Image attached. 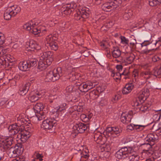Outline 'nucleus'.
<instances>
[{"label":"nucleus","mask_w":161,"mask_h":161,"mask_svg":"<svg viewBox=\"0 0 161 161\" xmlns=\"http://www.w3.org/2000/svg\"><path fill=\"white\" fill-rule=\"evenodd\" d=\"M11 142L12 144L15 141H18L19 139L22 142H25L31 136L30 133L26 130H22L19 132L18 126L16 123L11 125Z\"/></svg>","instance_id":"1"},{"label":"nucleus","mask_w":161,"mask_h":161,"mask_svg":"<svg viewBox=\"0 0 161 161\" xmlns=\"http://www.w3.org/2000/svg\"><path fill=\"white\" fill-rule=\"evenodd\" d=\"M134 149L130 147H123L118 151L115 154V157L119 159L125 158L128 157L130 161H138L140 157L138 154L135 153H133Z\"/></svg>","instance_id":"2"},{"label":"nucleus","mask_w":161,"mask_h":161,"mask_svg":"<svg viewBox=\"0 0 161 161\" xmlns=\"http://www.w3.org/2000/svg\"><path fill=\"white\" fill-rule=\"evenodd\" d=\"M63 75L61 68H57L54 69L53 71H49L47 73L46 76V81L54 82L58 80Z\"/></svg>","instance_id":"3"},{"label":"nucleus","mask_w":161,"mask_h":161,"mask_svg":"<svg viewBox=\"0 0 161 161\" xmlns=\"http://www.w3.org/2000/svg\"><path fill=\"white\" fill-rule=\"evenodd\" d=\"M57 125L56 120L49 118L44 120L42 122V127L49 132L54 131Z\"/></svg>","instance_id":"4"},{"label":"nucleus","mask_w":161,"mask_h":161,"mask_svg":"<svg viewBox=\"0 0 161 161\" xmlns=\"http://www.w3.org/2000/svg\"><path fill=\"white\" fill-rule=\"evenodd\" d=\"M38 25L37 23L31 21L25 24L23 27L24 29L29 31L30 33L37 35L41 32V30L37 27Z\"/></svg>","instance_id":"5"},{"label":"nucleus","mask_w":161,"mask_h":161,"mask_svg":"<svg viewBox=\"0 0 161 161\" xmlns=\"http://www.w3.org/2000/svg\"><path fill=\"white\" fill-rule=\"evenodd\" d=\"M121 0H118L114 1L106 2L102 5L101 8L102 9L105 11L109 12L116 8L119 4H121Z\"/></svg>","instance_id":"6"},{"label":"nucleus","mask_w":161,"mask_h":161,"mask_svg":"<svg viewBox=\"0 0 161 161\" xmlns=\"http://www.w3.org/2000/svg\"><path fill=\"white\" fill-rule=\"evenodd\" d=\"M76 5L74 3L64 4L63 5L61 8L62 14L68 15L74 10V8L76 7Z\"/></svg>","instance_id":"7"},{"label":"nucleus","mask_w":161,"mask_h":161,"mask_svg":"<svg viewBox=\"0 0 161 161\" xmlns=\"http://www.w3.org/2000/svg\"><path fill=\"white\" fill-rule=\"evenodd\" d=\"M94 87V86L93 85V83L92 82L88 81L81 84L79 86V88L81 92H86Z\"/></svg>","instance_id":"8"},{"label":"nucleus","mask_w":161,"mask_h":161,"mask_svg":"<svg viewBox=\"0 0 161 161\" xmlns=\"http://www.w3.org/2000/svg\"><path fill=\"white\" fill-rule=\"evenodd\" d=\"M121 132V130L116 127H109L107 128L104 133L109 136H115V135H118Z\"/></svg>","instance_id":"9"},{"label":"nucleus","mask_w":161,"mask_h":161,"mask_svg":"<svg viewBox=\"0 0 161 161\" xmlns=\"http://www.w3.org/2000/svg\"><path fill=\"white\" fill-rule=\"evenodd\" d=\"M53 53L51 52L47 51L41 54L40 58H41V60L46 61L47 63L51 64L53 60Z\"/></svg>","instance_id":"10"},{"label":"nucleus","mask_w":161,"mask_h":161,"mask_svg":"<svg viewBox=\"0 0 161 161\" xmlns=\"http://www.w3.org/2000/svg\"><path fill=\"white\" fill-rule=\"evenodd\" d=\"M88 127V124L81 123H77L73 126V129L76 130L79 133H83Z\"/></svg>","instance_id":"11"},{"label":"nucleus","mask_w":161,"mask_h":161,"mask_svg":"<svg viewBox=\"0 0 161 161\" xmlns=\"http://www.w3.org/2000/svg\"><path fill=\"white\" fill-rule=\"evenodd\" d=\"M142 147L143 148L142 152V154H146L148 156H150L153 154L151 144L149 143L143 144L142 145Z\"/></svg>","instance_id":"12"},{"label":"nucleus","mask_w":161,"mask_h":161,"mask_svg":"<svg viewBox=\"0 0 161 161\" xmlns=\"http://www.w3.org/2000/svg\"><path fill=\"white\" fill-rule=\"evenodd\" d=\"M161 74V69H157L154 70L152 74L149 71L143 72L141 73V76L145 79H147L149 78L152 75L157 76Z\"/></svg>","instance_id":"13"},{"label":"nucleus","mask_w":161,"mask_h":161,"mask_svg":"<svg viewBox=\"0 0 161 161\" xmlns=\"http://www.w3.org/2000/svg\"><path fill=\"white\" fill-rule=\"evenodd\" d=\"M149 91L147 88L142 89L139 92L138 95V98L140 100L144 101L146 100L149 96Z\"/></svg>","instance_id":"14"},{"label":"nucleus","mask_w":161,"mask_h":161,"mask_svg":"<svg viewBox=\"0 0 161 161\" xmlns=\"http://www.w3.org/2000/svg\"><path fill=\"white\" fill-rule=\"evenodd\" d=\"M94 140L97 143L100 145H103L105 143L104 137H103L101 136V133L99 132L95 133L94 134Z\"/></svg>","instance_id":"15"},{"label":"nucleus","mask_w":161,"mask_h":161,"mask_svg":"<svg viewBox=\"0 0 161 161\" xmlns=\"http://www.w3.org/2000/svg\"><path fill=\"white\" fill-rule=\"evenodd\" d=\"M132 116L128 113H123L121 116V122L124 124H128L131 121Z\"/></svg>","instance_id":"16"},{"label":"nucleus","mask_w":161,"mask_h":161,"mask_svg":"<svg viewBox=\"0 0 161 161\" xmlns=\"http://www.w3.org/2000/svg\"><path fill=\"white\" fill-rule=\"evenodd\" d=\"M134 84L133 83H130L126 84L123 88L122 93L124 94H127L130 93L133 89Z\"/></svg>","instance_id":"17"},{"label":"nucleus","mask_w":161,"mask_h":161,"mask_svg":"<svg viewBox=\"0 0 161 161\" xmlns=\"http://www.w3.org/2000/svg\"><path fill=\"white\" fill-rule=\"evenodd\" d=\"M19 68L20 70L25 71L29 70L30 67L27 61H23L19 63Z\"/></svg>","instance_id":"18"},{"label":"nucleus","mask_w":161,"mask_h":161,"mask_svg":"<svg viewBox=\"0 0 161 161\" xmlns=\"http://www.w3.org/2000/svg\"><path fill=\"white\" fill-rule=\"evenodd\" d=\"M135 56L133 54H130L127 56L124 60H122L120 62L123 64L127 65L130 64L134 59Z\"/></svg>","instance_id":"19"},{"label":"nucleus","mask_w":161,"mask_h":161,"mask_svg":"<svg viewBox=\"0 0 161 161\" xmlns=\"http://www.w3.org/2000/svg\"><path fill=\"white\" fill-rule=\"evenodd\" d=\"M145 127V126L144 125L130 124L128 125L126 127L128 130H132L135 129L137 131H140L143 129Z\"/></svg>","instance_id":"20"},{"label":"nucleus","mask_w":161,"mask_h":161,"mask_svg":"<svg viewBox=\"0 0 161 161\" xmlns=\"http://www.w3.org/2000/svg\"><path fill=\"white\" fill-rule=\"evenodd\" d=\"M29 47H27L28 49V50L31 51H33L35 49L39 50L41 48V47L39 46L36 42L34 41H31L29 42Z\"/></svg>","instance_id":"21"},{"label":"nucleus","mask_w":161,"mask_h":161,"mask_svg":"<svg viewBox=\"0 0 161 161\" xmlns=\"http://www.w3.org/2000/svg\"><path fill=\"white\" fill-rule=\"evenodd\" d=\"M158 137L157 135L155 133H151L148 134L145 140L148 142H154L156 140H158Z\"/></svg>","instance_id":"22"},{"label":"nucleus","mask_w":161,"mask_h":161,"mask_svg":"<svg viewBox=\"0 0 161 161\" xmlns=\"http://www.w3.org/2000/svg\"><path fill=\"white\" fill-rule=\"evenodd\" d=\"M30 86V83H26L19 89V93L22 95H24L27 92Z\"/></svg>","instance_id":"23"},{"label":"nucleus","mask_w":161,"mask_h":161,"mask_svg":"<svg viewBox=\"0 0 161 161\" xmlns=\"http://www.w3.org/2000/svg\"><path fill=\"white\" fill-rule=\"evenodd\" d=\"M51 64H48L47 63V61H45L44 60H41V58H40V60H39L38 63V68L42 70L45 69L48 66L50 65Z\"/></svg>","instance_id":"24"},{"label":"nucleus","mask_w":161,"mask_h":161,"mask_svg":"<svg viewBox=\"0 0 161 161\" xmlns=\"http://www.w3.org/2000/svg\"><path fill=\"white\" fill-rule=\"evenodd\" d=\"M0 147H3L5 149L9 148L10 147V142L9 139L7 138L0 142Z\"/></svg>","instance_id":"25"},{"label":"nucleus","mask_w":161,"mask_h":161,"mask_svg":"<svg viewBox=\"0 0 161 161\" xmlns=\"http://www.w3.org/2000/svg\"><path fill=\"white\" fill-rule=\"evenodd\" d=\"M44 107L43 104L41 103H38L34 106L33 108L35 113L42 111Z\"/></svg>","instance_id":"26"},{"label":"nucleus","mask_w":161,"mask_h":161,"mask_svg":"<svg viewBox=\"0 0 161 161\" xmlns=\"http://www.w3.org/2000/svg\"><path fill=\"white\" fill-rule=\"evenodd\" d=\"M56 37L54 36L52 34L49 35L46 37L45 40V43L49 45L56 41Z\"/></svg>","instance_id":"27"},{"label":"nucleus","mask_w":161,"mask_h":161,"mask_svg":"<svg viewBox=\"0 0 161 161\" xmlns=\"http://www.w3.org/2000/svg\"><path fill=\"white\" fill-rule=\"evenodd\" d=\"M81 12L82 14V18H87L89 17V15L91 12L89 9L86 7L82 8Z\"/></svg>","instance_id":"28"},{"label":"nucleus","mask_w":161,"mask_h":161,"mask_svg":"<svg viewBox=\"0 0 161 161\" xmlns=\"http://www.w3.org/2000/svg\"><path fill=\"white\" fill-rule=\"evenodd\" d=\"M20 11V8L16 5L11 6V17L14 16Z\"/></svg>","instance_id":"29"},{"label":"nucleus","mask_w":161,"mask_h":161,"mask_svg":"<svg viewBox=\"0 0 161 161\" xmlns=\"http://www.w3.org/2000/svg\"><path fill=\"white\" fill-rule=\"evenodd\" d=\"M11 151H12L13 154H11V158L16 157L21 153L20 150L18 147H15V149H14V147H11Z\"/></svg>","instance_id":"30"},{"label":"nucleus","mask_w":161,"mask_h":161,"mask_svg":"<svg viewBox=\"0 0 161 161\" xmlns=\"http://www.w3.org/2000/svg\"><path fill=\"white\" fill-rule=\"evenodd\" d=\"M121 51L118 47H114L112 52V56L115 58L120 57L121 54Z\"/></svg>","instance_id":"31"},{"label":"nucleus","mask_w":161,"mask_h":161,"mask_svg":"<svg viewBox=\"0 0 161 161\" xmlns=\"http://www.w3.org/2000/svg\"><path fill=\"white\" fill-rule=\"evenodd\" d=\"M66 108V104L63 103L60 106L56 107L54 109V112L58 113L65 110Z\"/></svg>","instance_id":"32"},{"label":"nucleus","mask_w":161,"mask_h":161,"mask_svg":"<svg viewBox=\"0 0 161 161\" xmlns=\"http://www.w3.org/2000/svg\"><path fill=\"white\" fill-rule=\"evenodd\" d=\"M41 95H42V94H41L40 93L38 92L35 94L31 95L29 97V99L31 102H34L38 100L39 97L38 96Z\"/></svg>","instance_id":"33"},{"label":"nucleus","mask_w":161,"mask_h":161,"mask_svg":"<svg viewBox=\"0 0 161 161\" xmlns=\"http://www.w3.org/2000/svg\"><path fill=\"white\" fill-rule=\"evenodd\" d=\"M111 76L114 80H120L121 77V75L119 72L116 73L112 72Z\"/></svg>","instance_id":"34"},{"label":"nucleus","mask_w":161,"mask_h":161,"mask_svg":"<svg viewBox=\"0 0 161 161\" xmlns=\"http://www.w3.org/2000/svg\"><path fill=\"white\" fill-rule=\"evenodd\" d=\"M37 114H36L38 117L39 121L42 120L44 119L46 116V113L43 111L37 113Z\"/></svg>","instance_id":"35"},{"label":"nucleus","mask_w":161,"mask_h":161,"mask_svg":"<svg viewBox=\"0 0 161 161\" xmlns=\"http://www.w3.org/2000/svg\"><path fill=\"white\" fill-rule=\"evenodd\" d=\"M27 62L28 64H29V65L30 68L31 67H33L36 65L37 60L35 58L30 59L28 60Z\"/></svg>","instance_id":"36"},{"label":"nucleus","mask_w":161,"mask_h":161,"mask_svg":"<svg viewBox=\"0 0 161 161\" xmlns=\"http://www.w3.org/2000/svg\"><path fill=\"white\" fill-rule=\"evenodd\" d=\"M113 24L112 22H109L108 23H107L106 24L103 26L101 28L102 31H106L108 30V28L112 26Z\"/></svg>","instance_id":"37"},{"label":"nucleus","mask_w":161,"mask_h":161,"mask_svg":"<svg viewBox=\"0 0 161 161\" xmlns=\"http://www.w3.org/2000/svg\"><path fill=\"white\" fill-rule=\"evenodd\" d=\"M120 38L121 40V43L125 45L128 44L130 41L127 38L122 36H121Z\"/></svg>","instance_id":"38"},{"label":"nucleus","mask_w":161,"mask_h":161,"mask_svg":"<svg viewBox=\"0 0 161 161\" xmlns=\"http://www.w3.org/2000/svg\"><path fill=\"white\" fill-rule=\"evenodd\" d=\"M131 10H130L125 12L123 16V18L124 19L127 20L130 18V16L131 15Z\"/></svg>","instance_id":"39"},{"label":"nucleus","mask_w":161,"mask_h":161,"mask_svg":"<svg viewBox=\"0 0 161 161\" xmlns=\"http://www.w3.org/2000/svg\"><path fill=\"white\" fill-rule=\"evenodd\" d=\"M136 39H132L130 41L129 45L131 48H135L136 47Z\"/></svg>","instance_id":"40"},{"label":"nucleus","mask_w":161,"mask_h":161,"mask_svg":"<svg viewBox=\"0 0 161 161\" xmlns=\"http://www.w3.org/2000/svg\"><path fill=\"white\" fill-rule=\"evenodd\" d=\"M49 46L51 49L56 51L58 49V46L55 41L52 43L49 44Z\"/></svg>","instance_id":"41"},{"label":"nucleus","mask_w":161,"mask_h":161,"mask_svg":"<svg viewBox=\"0 0 161 161\" xmlns=\"http://www.w3.org/2000/svg\"><path fill=\"white\" fill-rule=\"evenodd\" d=\"M4 18L5 19L8 20L10 18V9H8L4 13Z\"/></svg>","instance_id":"42"},{"label":"nucleus","mask_w":161,"mask_h":161,"mask_svg":"<svg viewBox=\"0 0 161 161\" xmlns=\"http://www.w3.org/2000/svg\"><path fill=\"white\" fill-rule=\"evenodd\" d=\"M149 5L151 6H153L159 4L158 0H148Z\"/></svg>","instance_id":"43"},{"label":"nucleus","mask_w":161,"mask_h":161,"mask_svg":"<svg viewBox=\"0 0 161 161\" xmlns=\"http://www.w3.org/2000/svg\"><path fill=\"white\" fill-rule=\"evenodd\" d=\"M82 18L81 11L79 10L75 14V18L77 20H80Z\"/></svg>","instance_id":"44"},{"label":"nucleus","mask_w":161,"mask_h":161,"mask_svg":"<svg viewBox=\"0 0 161 161\" xmlns=\"http://www.w3.org/2000/svg\"><path fill=\"white\" fill-rule=\"evenodd\" d=\"M154 50V49H144L142 50V53L145 54H149V55L152 54V51L153 50Z\"/></svg>","instance_id":"45"},{"label":"nucleus","mask_w":161,"mask_h":161,"mask_svg":"<svg viewBox=\"0 0 161 161\" xmlns=\"http://www.w3.org/2000/svg\"><path fill=\"white\" fill-rule=\"evenodd\" d=\"M121 97L119 95H115L113 97L111 100L113 103H115Z\"/></svg>","instance_id":"46"},{"label":"nucleus","mask_w":161,"mask_h":161,"mask_svg":"<svg viewBox=\"0 0 161 161\" xmlns=\"http://www.w3.org/2000/svg\"><path fill=\"white\" fill-rule=\"evenodd\" d=\"M78 108V106H74L73 107L69 108L68 112L69 113L71 114L74 112V111L77 110V111H78V109H77V108Z\"/></svg>","instance_id":"47"},{"label":"nucleus","mask_w":161,"mask_h":161,"mask_svg":"<svg viewBox=\"0 0 161 161\" xmlns=\"http://www.w3.org/2000/svg\"><path fill=\"white\" fill-rule=\"evenodd\" d=\"M31 121L33 123L36 124L38 123L39 120L38 119V117L36 114V116H33V117H32Z\"/></svg>","instance_id":"48"},{"label":"nucleus","mask_w":161,"mask_h":161,"mask_svg":"<svg viewBox=\"0 0 161 161\" xmlns=\"http://www.w3.org/2000/svg\"><path fill=\"white\" fill-rule=\"evenodd\" d=\"M161 156V152H156L153 154V157L154 159H157L159 158Z\"/></svg>","instance_id":"49"},{"label":"nucleus","mask_w":161,"mask_h":161,"mask_svg":"<svg viewBox=\"0 0 161 161\" xmlns=\"http://www.w3.org/2000/svg\"><path fill=\"white\" fill-rule=\"evenodd\" d=\"M148 107L146 105H142L139 108V110L143 112H146L148 109Z\"/></svg>","instance_id":"50"},{"label":"nucleus","mask_w":161,"mask_h":161,"mask_svg":"<svg viewBox=\"0 0 161 161\" xmlns=\"http://www.w3.org/2000/svg\"><path fill=\"white\" fill-rule=\"evenodd\" d=\"M140 104V103L139 102V101L136 99L133 101V102L131 103V105L132 106L136 107L138 106Z\"/></svg>","instance_id":"51"},{"label":"nucleus","mask_w":161,"mask_h":161,"mask_svg":"<svg viewBox=\"0 0 161 161\" xmlns=\"http://www.w3.org/2000/svg\"><path fill=\"white\" fill-rule=\"evenodd\" d=\"M19 77L18 75H17V76H15L14 77V78H13L12 79H11V81L12 85L13 86H15L16 84V81L15 80L16 78H18Z\"/></svg>","instance_id":"52"},{"label":"nucleus","mask_w":161,"mask_h":161,"mask_svg":"<svg viewBox=\"0 0 161 161\" xmlns=\"http://www.w3.org/2000/svg\"><path fill=\"white\" fill-rule=\"evenodd\" d=\"M80 118L82 119L84 121H88V119H87V115L85 114H81L80 116Z\"/></svg>","instance_id":"53"},{"label":"nucleus","mask_w":161,"mask_h":161,"mask_svg":"<svg viewBox=\"0 0 161 161\" xmlns=\"http://www.w3.org/2000/svg\"><path fill=\"white\" fill-rule=\"evenodd\" d=\"M4 42L3 36V34L0 32V45L3 44Z\"/></svg>","instance_id":"54"},{"label":"nucleus","mask_w":161,"mask_h":161,"mask_svg":"<svg viewBox=\"0 0 161 161\" xmlns=\"http://www.w3.org/2000/svg\"><path fill=\"white\" fill-rule=\"evenodd\" d=\"M67 92H72L73 91V87L72 86H67L66 88Z\"/></svg>","instance_id":"55"},{"label":"nucleus","mask_w":161,"mask_h":161,"mask_svg":"<svg viewBox=\"0 0 161 161\" xmlns=\"http://www.w3.org/2000/svg\"><path fill=\"white\" fill-rule=\"evenodd\" d=\"M129 73L128 70H124V72L121 74V76L125 75V77H124V78L125 79L127 78V76L129 74Z\"/></svg>","instance_id":"56"},{"label":"nucleus","mask_w":161,"mask_h":161,"mask_svg":"<svg viewBox=\"0 0 161 161\" xmlns=\"http://www.w3.org/2000/svg\"><path fill=\"white\" fill-rule=\"evenodd\" d=\"M11 64V66H13L12 67V68H15L17 66L16 62V59H14V60L11 61H10Z\"/></svg>","instance_id":"57"},{"label":"nucleus","mask_w":161,"mask_h":161,"mask_svg":"<svg viewBox=\"0 0 161 161\" xmlns=\"http://www.w3.org/2000/svg\"><path fill=\"white\" fill-rule=\"evenodd\" d=\"M157 44L158 45V47L161 45V38H158V40L156 41L154 45H156Z\"/></svg>","instance_id":"58"},{"label":"nucleus","mask_w":161,"mask_h":161,"mask_svg":"<svg viewBox=\"0 0 161 161\" xmlns=\"http://www.w3.org/2000/svg\"><path fill=\"white\" fill-rule=\"evenodd\" d=\"M67 26L68 25L66 23H63L62 24L61 27H62V29L63 30H64L65 29H66L67 28Z\"/></svg>","instance_id":"59"},{"label":"nucleus","mask_w":161,"mask_h":161,"mask_svg":"<svg viewBox=\"0 0 161 161\" xmlns=\"http://www.w3.org/2000/svg\"><path fill=\"white\" fill-rule=\"evenodd\" d=\"M116 68L118 71H120L122 70L123 67L121 65H117Z\"/></svg>","instance_id":"60"},{"label":"nucleus","mask_w":161,"mask_h":161,"mask_svg":"<svg viewBox=\"0 0 161 161\" xmlns=\"http://www.w3.org/2000/svg\"><path fill=\"white\" fill-rule=\"evenodd\" d=\"M82 154L84 157L86 158H88L89 157V154L88 153H86V154H84V151H82Z\"/></svg>","instance_id":"61"},{"label":"nucleus","mask_w":161,"mask_h":161,"mask_svg":"<svg viewBox=\"0 0 161 161\" xmlns=\"http://www.w3.org/2000/svg\"><path fill=\"white\" fill-rule=\"evenodd\" d=\"M36 159H37L38 158L41 157H43V156L41 154H40L38 153H36Z\"/></svg>","instance_id":"62"},{"label":"nucleus","mask_w":161,"mask_h":161,"mask_svg":"<svg viewBox=\"0 0 161 161\" xmlns=\"http://www.w3.org/2000/svg\"><path fill=\"white\" fill-rule=\"evenodd\" d=\"M6 101L3 100V99L1 101H0V106H1L3 105L6 103Z\"/></svg>","instance_id":"63"},{"label":"nucleus","mask_w":161,"mask_h":161,"mask_svg":"<svg viewBox=\"0 0 161 161\" xmlns=\"http://www.w3.org/2000/svg\"><path fill=\"white\" fill-rule=\"evenodd\" d=\"M19 47L17 43L14 44L13 46L12 47L14 49H16Z\"/></svg>","instance_id":"64"}]
</instances>
